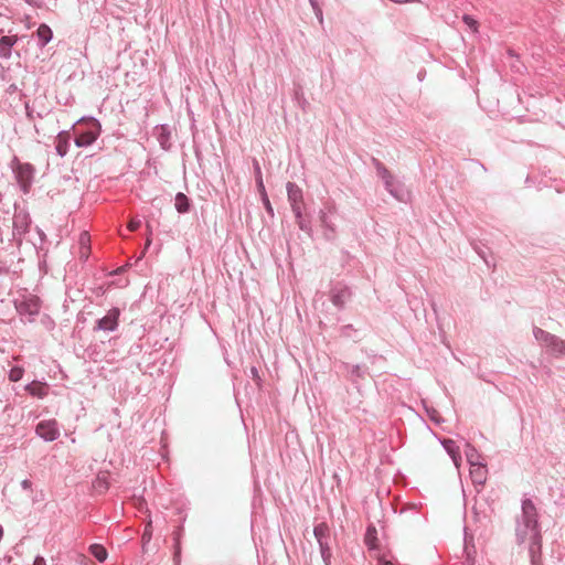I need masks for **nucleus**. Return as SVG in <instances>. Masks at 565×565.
I'll list each match as a JSON object with an SVG mask.
<instances>
[{"mask_svg": "<svg viewBox=\"0 0 565 565\" xmlns=\"http://www.w3.org/2000/svg\"><path fill=\"white\" fill-rule=\"evenodd\" d=\"M287 193H288V200L290 202L292 212L295 213V216L297 218V222L299 226L302 228V204H303V198H302V191L301 189L292 183H287Z\"/></svg>", "mask_w": 565, "mask_h": 565, "instance_id": "nucleus-1", "label": "nucleus"}, {"mask_svg": "<svg viewBox=\"0 0 565 565\" xmlns=\"http://www.w3.org/2000/svg\"><path fill=\"white\" fill-rule=\"evenodd\" d=\"M35 433L45 441H53L60 436L58 424L55 419L42 420L36 425Z\"/></svg>", "mask_w": 565, "mask_h": 565, "instance_id": "nucleus-2", "label": "nucleus"}, {"mask_svg": "<svg viewBox=\"0 0 565 565\" xmlns=\"http://www.w3.org/2000/svg\"><path fill=\"white\" fill-rule=\"evenodd\" d=\"M17 180L20 183L23 192H28L34 175V168L30 163L17 162L15 166Z\"/></svg>", "mask_w": 565, "mask_h": 565, "instance_id": "nucleus-3", "label": "nucleus"}, {"mask_svg": "<svg viewBox=\"0 0 565 565\" xmlns=\"http://www.w3.org/2000/svg\"><path fill=\"white\" fill-rule=\"evenodd\" d=\"M313 534L319 543L321 555L324 559L330 556V551L327 542L324 541L329 535V527L326 523L316 525Z\"/></svg>", "mask_w": 565, "mask_h": 565, "instance_id": "nucleus-4", "label": "nucleus"}, {"mask_svg": "<svg viewBox=\"0 0 565 565\" xmlns=\"http://www.w3.org/2000/svg\"><path fill=\"white\" fill-rule=\"evenodd\" d=\"M119 318V310L111 309L108 313L98 321V329L105 331H113L116 329Z\"/></svg>", "mask_w": 565, "mask_h": 565, "instance_id": "nucleus-5", "label": "nucleus"}, {"mask_svg": "<svg viewBox=\"0 0 565 565\" xmlns=\"http://www.w3.org/2000/svg\"><path fill=\"white\" fill-rule=\"evenodd\" d=\"M25 390L34 397L43 398L47 395L49 386L44 382L33 381L25 386Z\"/></svg>", "mask_w": 565, "mask_h": 565, "instance_id": "nucleus-6", "label": "nucleus"}, {"mask_svg": "<svg viewBox=\"0 0 565 565\" xmlns=\"http://www.w3.org/2000/svg\"><path fill=\"white\" fill-rule=\"evenodd\" d=\"M97 127L96 131H86L76 137L75 143L77 147H87L90 146L99 135V125L97 122L94 124Z\"/></svg>", "mask_w": 565, "mask_h": 565, "instance_id": "nucleus-7", "label": "nucleus"}, {"mask_svg": "<svg viewBox=\"0 0 565 565\" xmlns=\"http://www.w3.org/2000/svg\"><path fill=\"white\" fill-rule=\"evenodd\" d=\"M470 476L472 481L477 484H483L487 480V469L482 463L470 466Z\"/></svg>", "mask_w": 565, "mask_h": 565, "instance_id": "nucleus-8", "label": "nucleus"}, {"mask_svg": "<svg viewBox=\"0 0 565 565\" xmlns=\"http://www.w3.org/2000/svg\"><path fill=\"white\" fill-rule=\"evenodd\" d=\"M18 36H2L0 39V56L9 58L11 56V47L17 43Z\"/></svg>", "mask_w": 565, "mask_h": 565, "instance_id": "nucleus-9", "label": "nucleus"}, {"mask_svg": "<svg viewBox=\"0 0 565 565\" xmlns=\"http://www.w3.org/2000/svg\"><path fill=\"white\" fill-rule=\"evenodd\" d=\"M70 138L71 137L67 131H62L56 137L55 149L57 154L61 157H64L68 151Z\"/></svg>", "mask_w": 565, "mask_h": 565, "instance_id": "nucleus-10", "label": "nucleus"}, {"mask_svg": "<svg viewBox=\"0 0 565 565\" xmlns=\"http://www.w3.org/2000/svg\"><path fill=\"white\" fill-rule=\"evenodd\" d=\"M444 447L447 450V452L450 455V457L452 458L455 466L459 467L461 457L459 454V448L456 446L455 441L447 439L444 441Z\"/></svg>", "mask_w": 565, "mask_h": 565, "instance_id": "nucleus-11", "label": "nucleus"}, {"mask_svg": "<svg viewBox=\"0 0 565 565\" xmlns=\"http://www.w3.org/2000/svg\"><path fill=\"white\" fill-rule=\"evenodd\" d=\"M522 510L526 519V523L533 522L536 523V508L531 500H524L522 504Z\"/></svg>", "mask_w": 565, "mask_h": 565, "instance_id": "nucleus-12", "label": "nucleus"}, {"mask_svg": "<svg viewBox=\"0 0 565 565\" xmlns=\"http://www.w3.org/2000/svg\"><path fill=\"white\" fill-rule=\"evenodd\" d=\"M89 552L100 563L105 562L108 555L106 548L100 544H92Z\"/></svg>", "mask_w": 565, "mask_h": 565, "instance_id": "nucleus-13", "label": "nucleus"}, {"mask_svg": "<svg viewBox=\"0 0 565 565\" xmlns=\"http://www.w3.org/2000/svg\"><path fill=\"white\" fill-rule=\"evenodd\" d=\"M175 209L179 213H186L190 207L189 199L183 193H178L175 195Z\"/></svg>", "mask_w": 565, "mask_h": 565, "instance_id": "nucleus-14", "label": "nucleus"}, {"mask_svg": "<svg viewBox=\"0 0 565 565\" xmlns=\"http://www.w3.org/2000/svg\"><path fill=\"white\" fill-rule=\"evenodd\" d=\"M36 33H38L39 39L43 42V45L49 43L52 39V30L46 24H41L38 28Z\"/></svg>", "mask_w": 565, "mask_h": 565, "instance_id": "nucleus-15", "label": "nucleus"}, {"mask_svg": "<svg viewBox=\"0 0 565 565\" xmlns=\"http://www.w3.org/2000/svg\"><path fill=\"white\" fill-rule=\"evenodd\" d=\"M466 457H467V460L470 463V466L479 463V461H478L479 456H478L476 449L473 447H471L470 445H467Z\"/></svg>", "mask_w": 565, "mask_h": 565, "instance_id": "nucleus-16", "label": "nucleus"}, {"mask_svg": "<svg viewBox=\"0 0 565 565\" xmlns=\"http://www.w3.org/2000/svg\"><path fill=\"white\" fill-rule=\"evenodd\" d=\"M24 370L20 366H14L9 372V380L11 382H18L22 379Z\"/></svg>", "mask_w": 565, "mask_h": 565, "instance_id": "nucleus-17", "label": "nucleus"}, {"mask_svg": "<svg viewBox=\"0 0 565 565\" xmlns=\"http://www.w3.org/2000/svg\"><path fill=\"white\" fill-rule=\"evenodd\" d=\"M375 529L374 527H369L367 529V532H366V535H365V543L367 546H370L371 548H374L376 545H375Z\"/></svg>", "mask_w": 565, "mask_h": 565, "instance_id": "nucleus-18", "label": "nucleus"}, {"mask_svg": "<svg viewBox=\"0 0 565 565\" xmlns=\"http://www.w3.org/2000/svg\"><path fill=\"white\" fill-rule=\"evenodd\" d=\"M462 20L472 32H478L479 23L471 15L466 14L463 15Z\"/></svg>", "mask_w": 565, "mask_h": 565, "instance_id": "nucleus-19", "label": "nucleus"}, {"mask_svg": "<svg viewBox=\"0 0 565 565\" xmlns=\"http://www.w3.org/2000/svg\"><path fill=\"white\" fill-rule=\"evenodd\" d=\"M151 536H152V522H151V520H149L148 523L146 524V527H145V531L142 534V541L145 543H148L151 540Z\"/></svg>", "mask_w": 565, "mask_h": 565, "instance_id": "nucleus-20", "label": "nucleus"}, {"mask_svg": "<svg viewBox=\"0 0 565 565\" xmlns=\"http://www.w3.org/2000/svg\"><path fill=\"white\" fill-rule=\"evenodd\" d=\"M379 171H380L381 177L385 180L386 185L390 186L391 185V181L393 179V177L390 173V171L387 169H385L384 167L379 168Z\"/></svg>", "mask_w": 565, "mask_h": 565, "instance_id": "nucleus-21", "label": "nucleus"}, {"mask_svg": "<svg viewBox=\"0 0 565 565\" xmlns=\"http://www.w3.org/2000/svg\"><path fill=\"white\" fill-rule=\"evenodd\" d=\"M90 238L87 232H83L79 237V243L82 247L84 248L89 243Z\"/></svg>", "mask_w": 565, "mask_h": 565, "instance_id": "nucleus-22", "label": "nucleus"}, {"mask_svg": "<svg viewBox=\"0 0 565 565\" xmlns=\"http://www.w3.org/2000/svg\"><path fill=\"white\" fill-rule=\"evenodd\" d=\"M140 226V221L138 220H130V222L128 223V228L134 232L136 230H138Z\"/></svg>", "mask_w": 565, "mask_h": 565, "instance_id": "nucleus-23", "label": "nucleus"}, {"mask_svg": "<svg viewBox=\"0 0 565 565\" xmlns=\"http://www.w3.org/2000/svg\"><path fill=\"white\" fill-rule=\"evenodd\" d=\"M31 315L33 313H36L39 311V306H38V302L34 301L30 307H29V310H28Z\"/></svg>", "mask_w": 565, "mask_h": 565, "instance_id": "nucleus-24", "label": "nucleus"}, {"mask_svg": "<svg viewBox=\"0 0 565 565\" xmlns=\"http://www.w3.org/2000/svg\"><path fill=\"white\" fill-rule=\"evenodd\" d=\"M33 565H46L45 563V559L41 556H38L34 562H33Z\"/></svg>", "mask_w": 565, "mask_h": 565, "instance_id": "nucleus-25", "label": "nucleus"}, {"mask_svg": "<svg viewBox=\"0 0 565 565\" xmlns=\"http://www.w3.org/2000/svg\"><path fill=\"white\" fill-rule=\"evenodd\" d=\"M82 257H87L88 256V253H89V246H85L84 248L82 247Z\"/></svg>", "mask_w": 565, "mask_h": 565, "instance_id": "nucleus-26", "label": "nucleus"}, {"mask_svg": "<svg viewBox=\"0 0 565 565\" xmlns=\"http://www.w3.org/2000/svg\"><path fill=\"white\" fill-rule=\"evenodd\" d=\"M264 201H265V205H266L267 211L271 212L273 209H271L270 202H269V200H268V198L266 195H265Z\"/></svg>", "mask_w": 565, "mask_h": 565, "instance_id": "nucleus-27", "label": "nucleus"}, {"mask_svg": "<svg viewBox=\"0 0 565 565\" xmlns=\"http://www.w3.org/2000/svg\"><path fill=\"white\" fill-rule=\"evenodd\" d=\"M147 235L151 236L152 235V227L149 223H147Z\"/></svg>", "mask_w": 565, "mask_h": 565, "instance_id": "nucleus-28", "label": "nucleus"}, {"mask_svg": "<svg viewBox=\"0 0 565 565\" xmlns=\"http://www.w3.org/2000/svg\"><path fill=\"white\" fill-rule=\"evenodd\" d=\"M380 565H397L390 561H380Z\"/></svg>", "mask_w": 565, "mask_h": 565, "instance_id": "nucleus-29", "label": "nucleus"}, {"mask_svg": "<svg viewBox=\"0 0 565 565\" xmlns=\"http://www.w3.org/2000/svg\"><path fill=\"white\" fill-rule=\"evenodd\" d=\"M151 242H152L151 236L147 235L146 248L150 246Z\"/></svg>", "mask_w": 565, "mask_h": 565, "instance_id": "nucleus-30", "label": "nucleus"}, {"mask_svg": "<svg viewBox=\"0 0 565 565\" xmlns=\"http://www.w3.org/2000/svg\"><path fill=\"white\" fill-rule=\"evenodd\" d=\"M30 484H31V483H30V481H29V480H24V481L22 482L23 488H29V487H30Z\"/></svg>", "mask_w": 565, "mask_h": 565, "instance_id": "nucleus-31", "label": "nucleus"}, {"mask_svg": "<svg viewBox=\"0 0 565 565\" xmlns=\"http://www.w3.org/2000/svg\"><path fill=\"white\" fill-rule=\"evenodd\" d=\"M28 3L36 4L40 0H25Z\"/></svg>", "mask_w": 565, "mask_h": 565, "instance_id": "nucleus-32", "label": "nucleus"}, {"mask_svg": "<svg viewBox=\"0 0 565 565\" xmlns=\"http://www.w3.org/2000/svg\"><path fill=\"white\" fill-rule=\"evenodd\" d=\"M259 186L264 188L262 179L259 180Z\"/></svg>", "mask_w": 565, "mask_h": 565, "instance_id": "nucleus-33", "label": "nucleus"}]
</instances>
